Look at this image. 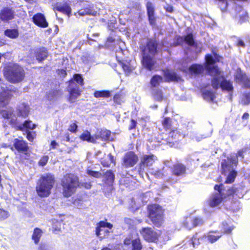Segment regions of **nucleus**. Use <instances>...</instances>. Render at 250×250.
<instances>
[{"instance_id": "f257e3e1", "label": "nucleus", "mask_w": 250, "mask_h": 250, "mask_svg": "<svg viewBox=\"0 0 250 250\" xmlns=\"http://www.w3.org/2000/svg\"><path fill=\"white\" fill-rule=\"evenodd\" d=\"M206 61L207 63V69L209 73L213 76L211 81L212 87L217 89L221 87L223 90H226L229 93L233 91L232 83L229 81L224 80L223 74L217 67L214 65V60L210 55H207Z\"/></svg>"}, {"instance_id": "f03ea898", "label": "nucleus", "mask_w": 250, "mask_h": 250, "mask_svg": "<svg viewBox=\"0 0 250 250\" xmlns=\"http://www.w3.org/2000/svg\"><path fill=\"white\" fill-rule=\"evenodd\" d=\"M55 178L53 175L46 173L41 176L36 187L37 194L41 197H46L51 193L54 186Z\"/></svg>"}, {"instance_id": "7ed1b4c3", "label": "nucleus", "mask_w": 250, "mask_h": 250, "mask_svg": "<svg viewBox=\"0 0 250 250\" xmlns=\"http://www.w3.org/2000/svg\"><path fill=\"white\" fill-rule=\"evenodd\" d=\"M237 154H233L222 162V173L224 175L228 174L225 183L230 184L234 181L237 172L233 169V167L236 166L238 163Z\"/></svg>"}, {"instance_id": "20e7f679", "label": "nucleus", "mask_w": 250, "mask_h": 250, "mask_svg": "<svg viewBox=\"0 0 250 250\" xmlns=\"http://www.w3.org/2000/svg\"><path fill=\"white\" fill-rule=\"evenodd\" d=\"M157 49V46L155 41L150 40L146 46L143 50V65L150 70L152 69L154 64L152 57L156 52Z\"/></svg>"}, {"instance_id": "39448f33", "label": "nucleus", "mask_w": 250, "mask_h": 250, "mask_svg": "<svg viewBox=\"0 0 250 250\" xmlns=\"http://www.w3.org/2000/svg\"><path fill=\"white\" fill-rule=\"evenodd\" d=\"M63 194L65 197L71 196L79 186V179L77 176L72 174L65 175L62 180Z\"/></svg>"}, {"instance_id": "423d86ee", "label": "nucleus", "mask_w": 250, "mask_h": 250, "mask_svg": "<svg viewBox=\"0 0 250 250\" xmlns=\"http://www.w3.org/2000/svg\"><path fill=\"white\" fill-rule=\"evenodd\" d=\"M4 75L9 81L14 83L20 82L23 79L24 73L21 67L14 64L5 69Z\"/></svg>"}, {"instance_id": "0eeeda50", "label": "nucleus", "mask_w": 250, "mask_h": 250, "mask_svg": "<svg viewBox=\"0 0 250 250\" xmlns=\"http://www.w3.org/2000/svg\"><path fill=\"white\" fill-rule=\"evenodd\" d=\"M149 215L152 222L156 226H160L163 222V210L161 206L154 204L148 207Z\"/></svg>"}, {"instance_id": "6e6552de", "label": "nucleus", "mask_w": 250, "mask_h": 250, "mask_svg": "<svg viewBox=\"0 0 250 250\" xmlns=\"http://www.w3.org/2000/svg\"><path fill=\"white\" fill-rule=\"evenodd\" d=\"M13 87L11 85L6 86L3 84L0 89V105L4 106L7 104L13 93L15 91L13 90Z\"/></svg>"}, {"instance_id": "1a4fd4ad", "label": "nucleus", "mask_w": 250, "mask_h": 250, "mask_svg": "<svg viewBox=\"0 0 250 250\" xmlns=\"http://www.w3.org/2000/svg\"><path fill=\"white\" fill-rule=\"evenodd\" d=\"M140 232L144 239L149 242H156L160 235V232L154 230L150 228H143Z\"/></svg>"}, {"instance_id": "9d476101", "label": "nucleus", "mask_w": 250, "mask_h": 250, "mask_svg": "<svg viewBox=\"0 0 250 250\" xmlns=\"http://www.w3.org/2000/svg\"><path fill=\"white\" fill-rule=\"evenodd\" d=\"M113 225L109 223L101 221L97 225L96 228V234L101 239L107 236L109 233V229L112 228Z\"/></svg>"}, {"instance_id": "9b49d317", "label": "nucleus", "mask_w": 250, "mask_h": 250, "mask_svg": "<svg viewBox=\"0 0 250 250\" xmlns=\"http://www.w3.org/2000/svg\"><path fill=\"white\" fill-rule=\"evenodd\" d=\"M221 186L215 185L214 189L215 190H217L218 192L213 194L210 198L208 201V204L210 207H213L217 206L220 205L223 201V193L222 192V187Z\"/></svg>"}, {"instance_id": "f8f14e48", "label": "nucleus", "mask_w": 250, "mask_h": 250, "mask_svg": "<svg viewBox=\"0 0 250 250\" xmlns=\"http://www.w3.org/2000/svg\"><path fill=\"white\" fill-rule=\"evenodd\" d=\"M15 148L19 152L25 155V159H28L30 156V152L27 143L21 140L15 139L14 142Z\"/></svg>"}, {"instance_id": "ddd939ff", "label": "nucleus", "mask_w": 250, "mask_h": 250, "mask_svg": "<svg viewBox=\"0 0 250 250\" xmlns=\"http://www.w3.org/2000/svg\"><path fill=\"white\" fill-rule=\"evenodd\" d=\"M156 160L157 157L153 154L143 156L139 164V171H143L145 168L151 166Z\"/></svg>"}, {"instance_id": "4468645a", "label": "nucleus", "mask_w": 250, "mask_h": 250, "mask_svg": "<svg viewBox=\"0 0 250 250\" xmlns=\"http://www.w3.org/2000/svg\"><path fill=\"white\" fill-rule=\"evenodd\" d=\"M68 91L69 92L68 101L71 103L74 102L80 95L79 87L73 81H71L69 82Z\"/></svg>"}, {"instance_id": "2eb2a0df", "label": "nucleus", "mask_w": 250, "mask_h": 250, "mask_svg": "<svg viewBox=\"0 0 250 250\" xmlns=\"http://www.w3.org/2000/svg\"><path fill=\"white\" fill-rule=\"evenodd\" d=\"M138 157L132 152L127 153L124 158L123 165L126 167H133L137 162Z\"/></svg>"}, {"instance_id": "dca6fc26", "label": "nucleus", "mask_w": 250, "mask_h": 250, "mask_svg": "<svg viewBox=\"0 0 250 250\" xmlns=\"http://www.w3.org/2000/svg\"><path fill=\"white\" fill-rule=\"evenodd\" d=\"M1 116L5 119H7L9 124L15 126L17 124V118L14 114V111L12 109H7L2 110L0 113Z\"/></svg>"}, {"instance_id": "f3484780", "label": "nucleus", "mask_w": 250, "mask_h": 250, "mask_svg": "<svg viewBox=\"0 0 250 250\" xmlns=\"http://www.w3.org/2000/svg\"><path fill=\"white\" fill-rule=\"evenodd\" d=\"M17 111L18 116L25 118L29 113V106L24 103H21L18 106Z\"/></svg>"}, {"instance_id": "a211bd4d", "label": "nucleus", "mask_w": 250, "mask_h": 250, "mask_svg": "<svg viewBox=\"0 0 250 250\" xmlns=\"http://www.w3.org/2000/svg\"><path fill=\"white\" fill-rule=\"evenodd\" d=\"M222 233L217 231H209L203 236V239H207L210 243H213L217 241L222 236Z\"/></svg>"}, {"instance_id": "6ab92c4d", "label": "nucleus", "mask_w": 250, "mask_h": 250, "mask_svg": "<svg viewBox=\"0 0 250 250\" xmlns=\"http://www.w3.org/2000/svg\"><path fill=\"white\" fill-rule=\"evenodd\" d=\"M238 83H242L245 87L250 86V82L245 74H243L241 71H237L235 77Z\"/></svg>"}, {"instance_id": "aec40b11", "label": "nucleus", "mask_w": 250, "mask_h": 250, "mask_svg": "<svg viewBox=\"0 0 250 250\" xmlns=\"http://www.w3.org/2000/svg\"><path fill=\"white\" fill-rule=\"evenodd\" d=\"M55 11H58L60 12L63 14L69 15L70 13L71 9L70 6L67 3H57L54 7Z\"/></svg>"}, {"instance_id": "412c9836", "label": "nucleus", "mask_w": 250, "mask_h": 250, "mask_svg": "<svg viewBox=\"0 0 250 250\" xmlns=\"http://www.w3.org/2000/svg\"><path fill=\"white\" fill-rule=\"evenodd\" d=\"M110 132L107 130H101L97 131L95 135L96 141L97 140L105 141L110 139Z\"/></svg>"}, {"instance_id": "4be33fe9", "label": "nucleus", "mask_w": 250, "mask_h": 250, "mask_svg": "<svg viewBox=\"0 0 250 250\" xmlns=\"http://www.w3.org/2000/svg\"><path fill=\"white\" fill-rule=\"evenodd\" d=\"M164 76L167 81H179L181 79L179 76L170 70H167L164 71Z\"/></svg>"}, {"instance_id": "5701e85b", "label": "nucleus", "mask_w": 250, "mask_h": 250, "mask_svg": "<svg viewBox=\"0 0 250 250\" xmlns=\"http://www.w3.org/2000/svg\"><path fill=\"white\" fill-rule=\"evenodd\" d=\"M42 234L43 231L41 229L38 228L34 229L32 235V240L35 244H38Z\"/></svg>"}, {"instance_id": "b1692460", "label": "nucleus", "mask_w": 250, "mask_h": 250, "mask_svg": "<svg viewBox=\"0 0 250 250\" xmlns=\"http://www.w3.org/2000/svg\"><path fill=\"white\" fill-rule=\"evenodd\" d=\"M186 170V168L183 165L177 164L173 166V173L175 175L180 176L184 174Z\"/></svg>"}, {"instance_id": "393cba45", "label": "nucleus", "mask_w": 250, "mask_h": 250, "mask_svg": "<svg viewBox=\"0 0 250 250\" xmlns=\"http://www.w3.org/2000/svg\"><path fill=\"white\" fill-rule=\"evenodd\" d=\"M204 67L202 65L199 64H193L189 68V73L193 75H198L201 74L204 71Z\"/></svg>"}, {"instance_id": "a878e982", "label": "nucleus", "mask_w": 250, "mask_h": 250, "mask_svg": "<svg viewBox=\"0 0 250 250\" xmlns=\"http://www.w3.org/2000/svg\"><path fill=\"white\" fill-rule=\"evenodd\" d=\"M34 22L37 25L42 27L48 26V23L44 18V17H33Z\"/></svg>"}, {"instance_id": "bb28decb", "label": "nucleus", "mask_w": 250, "mask_h": 250, "mask_svg": "<svg viewBox=\"0 0 250 250\" xmlns=\"http://www.w3.org/2000/svg\"><path fill=\"white\" fill-rule=\"evenodd\" d=\"M183 41L185 42L188 44L190 46H192L194 44L193 36L191 34H188L185 37H179L178 39V43H180Z\"/></svg>"}, {"instance_id": "cd10ccee", "label": "nucleus", "mask_w": 250, "mask_h": 250, "mask_svg": "<svg viewBox=\"0 0 250 250\" xmlns=\"http://www.w3.org/2000/svg\"><path fill=\"white\" fill-rule=\"evenodd\" d=\"M80 139L83 141H86L90 143H96V139L94 136H91L90 133L88 131H85L80 136Z\"/></svg>"}, {"instance_id": "c85d7f7f", "label": "nucleus", "mask_w": 250, "mask_h": 250, "mask_svg": "<svg viewBox=\"0 0 250 250\" xmlns=\"http://www.w3.org/2000/svg\"><path fill=\"white\" fill-rule=\"evenodd\" d=\"M203 97L204 99L208 101H212L214 98V95L212 91L208 89L203 90Z\"/></svg>"}, {"instance_id": "c756f323", "label": "nucleus", "mask_w": 250, "mask_h": 250, "mask_svg": "<svg viewBox=\"0 0 250 250\" xmlns=\"http://www.w3.org/2000/svg\"><path fill=\"white\" fill-rule=\"evenodd\" d=\"M47 56V53L45 49H42L37 52L36 58L37 60L41 62L46 58Z\"/></svg>"}, {"instance_id": "7c9ffc66", "label": "nucleus", "mask_w": 250, "mask_h": 250, "mask_svg": "<svg viewBox=\"0 0 250 250\" xmlns=\"http://www.w3.org/2000/svg\"><path fill=\"white\" fill-rule=\"evenodd\" d=\"M5 35L12 39H15L19 36V32L17 29H7L5 31Z\"/></svg>"}, {"instance_id": "2f4dec72", "label": "nucleus", "mask_w": 250, "mask_h": 250, "mask_svg": "<svg viewBox=\"0 0 250 250\" xmlns=\"http://www.w3.org/2000/svg\"><path fill=\"white\" fill-rule=\"evenodd\" d=\"M94 96L96 98H107L110 96V92L109 91H97L94 93Z\"/></svg>"}, {"instance_id": "473e14b6", "label": "nucleus", "mask_w": 250, "mask_h": 250, "mask_svg": "<svg viewBox=\"0 0 250 250\" xmlns=\"http://www.w3.org/2000/svg\"><path fill=\"white\" fill-rule=\"evenodd\" d=\"M131 244V250H141L142 249V245L139 239L132 240Z\"/></svg>"}, {"instance_id": "72a5a7b5", "label": "nucleus", "mask_w": 250, "mask_h": 250, "mask_svg": "<svg viewBox=\"0 0 250 250\" xmlns=\"http://www.w3.org/2000/svg\"><path fill=\"white\" fill-rule=\"evenodd\" d=\"M95 11L90 8H85L81 9L79 11V16L92 15L95 16L96 13Z\"/></svg>"}, {"instance_id": "f704fd0d", "label": "nucleus", "mask_w": 250, "mask_h": 250, "mask_svg": "<svg viewBox=\"0 0 250 250\" xmlns=\"http://www.w3.org/2000/svg\"><path fill=\"white\" fill-rule=\"evenodd\" d=\"M163 82V78L159 75L154 76L151 80V84L153 86H157L159 85L161 83Z\"/></svg>"}, {"instance_id": "c9c22d12", "label": "nucleus", "mask_w": 250, "mask_h": 250, "mask_svg": "<svg viewBox=\"0 0 250 250\" xmlns=\"http://www.w3.org/2000/svg\"><path fill=\"white\" fill-rule=\"evenodd\" d=\"M36 125L32 123L30 121H25V123L21 125L19 127L20 130H23V128H26L30 129H33L35 128Z\"/></svg>"}, {"instance_id": "e433bc0d", "label": "nucleus", "mask_w": 250, "mask_h": 250, "mask_svg": "<svg viewBox=\"0 0 250 250\" xmlns=\"http://www.w3.org/2000/svg\"><path fill=\"white\" fill-rule=\"evenodd\" d=\"M197 224H193V219L191 218H187L186 221L184 222V226L187 229H190L196 227Z\"/></svg>"}, {"instance_id": "4c0bfd02", "label": "nucleus", "mask_w": 250, "mask_h": 250, "mask_svg": "<svg viewBox=\"0 0 250 250\" xmlns=\"http://www.w3.org/2000/svg\"><path fill=\"white\" fill-rule=\"evenodd\" d=\"M148 16H153L154 12V7L152 3L148 1L146 4Z\"/></svg>"}, {"instance_id": "58836bf2", "label": "nucleus", "mask_w": 250, "mask_h": 250, "mask_svg": "<svg viewBox=\"0 0 250 250\" xmlns=\"http://www.w3.org/2000/svg\"><path fill=\"white\" fill-rule=\"evenodd\" d=\"M59 93L58 91L53 90L48 93L47 97L50 101H53L56 100L59 97Z\"/></svg>"}, {"instance_id": "ea45409f", "label": "nucleus", "mask_w": 250, "mask_h": 250, "mask_svg": "<svg viewBox=\"0 0 250 250\" xmlns=\"http://www.w3.org/2000/svg\"><path fill=\"white\" fill-rule=\"evenodd\" d=\"M105 178L109 183H112L114 179V176L113 173L109 170L107 171L104 175Z\"/></svg>"}, {"instance_id": "a19ab883", "label": "nucleus", "mask_w": 250, "mask_h": 250, "mask_svg": "<svg viewBox=\"0 0 250 250\" xmlns=\"http://www.w3.org/2000/svg\"><path fill=\"white\" fill-rule=\"evenodd\" d=\"M200 239L202 241L204 239H203V237L202 238L199 237L197 234L193 236L192 239V243L193 247H195L200 243Z\"/></svg>"}, {"instance_id": "79ce46f5", "label": "nucleus", "mask_w": 250, "mask_h": 250, "mask_svg": "<svg viewBox=\"0 0 250 250\" xmlns=\"http://www.w3.org/2000/svg\"><path fill=\"white\" fill-rule=\"evenodd\" d=\"M169 137L173 138L175 140H179L181 137L180 132L177 130H174L170 132Z\"/></svg>"}, {"instance_id": "37998d69", "label": "nucleus", "mask_w": 250, "mask_h": 250, "mask_svg": "<svg viewBox=\"0 0 250 250\" xmlns=\"http://www.w3.org/2000/svg\"><path fill=\"white\" fill-rule=\"evenodd\" d=\"M154 99L158 101H160L163 99L162 93L161 90H157L154 93Z\"/></svg>"}, {"instance_id": "c03bdc74", "label": "nucleus", "mask_w": 250, "mask_h": 250, "mask_svg": "<svg viewBox=\"0 0 250 250\" xmlns=\"http://www.w3.org/2000/svg\"><path fill=\"white\" fill-rule=\"evenodd\" d=\"M86 173L90 176H92L95 178H99L101 176V174L97 171H92L91 170L87 169Z\"/></svg>"}, {"instance_id": "a18cd8bd", "label": "nucleus", "mask_w": 250, "mask_h": 250, "mask_svg": "<svg viewBox=\"0 0 250 250\" xmlns=\"http://www.w3.org/2000/svg\"><path fill=\"white\" fill-rule=\"evenodd\" d=\"M9 216L8 212L5 210L0 209V220L6 219Z\"/></svg>"}, {"instance_id": "49530a36", "label": "nucleus", "mask_w": 250, "mask_h": 250, "mask_svg": "<svg viewBox=\"0 0 250 250\" xmlns=\"http://www.w3.org/2000/svg\"><path fill=\"white\" fill-rule=\"evenodd\" d=\"M242 102L244 104H248L250 103V94L244 95Z\"/></svg>"}, {"instance_id": "de8ad7c7", "label": "nucleus", "mask_w": 250, "mask_h": 250, "mask_svg": "<svg viewBox=\"0 0 250 250\" xmlns=\"http://www.w3.org/2000/svg\"><path fill=\"white\" fill-rule=\"evenodd\" d=\"M48 157L47 156H44L42 157L39 162V165L41 166H45L48 161Z\"/></svg>"}, {"instance_id": "09e8293b", "label": "nucleus", "mask_w": 250, "mask_h": 250, "mask_svg": "<svg viewBox=\"0 0 250 250\" xmlns=\"http://www.w3.org/2000/svg\"><path fill=\"white\" fill-rule=\"evenodd\" d=\"M122 68L125 72L127 74L132 70V68L128 64H122Z\"/></svg>"}, {"instance_id": "8fccbe9b", "label": "nucleus", "mask_w": 250, "mask_h": 250, "mask_svg": "<svg viewBox=\"0 0 250 250\" xmlns=\"http://www.w3.org/2000/svg\"><path fill=\"white\" fill-rule=\"evenodd\" d=\"M13 14L12 11L9 8H5L2 12L1 16H12Z\"/></svg>"}, {"instance_id": "3c124183", "label": "nucleus", "mask_w": 250, "mask_h": 250, "mask_svg": "<svg viewBox=\"0 0 250 250\" xmlns=\"http://www.w3.org/2000/svg\"><path fill=\"white\" fill-rule=\"evenodd\" d=\"M77 127L78 126L75 123H72L70 125L69 128H68V130L70 132H71L72 133H74L76 131Z\"/></svg>"}, {"instance_id": "603ef678", "label": "nucleus", "mask_w": 250, "mask_h": 250, "mask_svg": "<svg viewBox=\"0 0 250 250\" xmlns=\"http://www.w3.org/2000/svg\"><path fill=\"white\" fill-rule=\"evenodd\" d=\"M75 81L77 82L78 83L80 84L81 85L83 84V79H82V77L78 75H75L74 77Z\"/></svg>"}, {"instance_id": "864d4df0", "label": "nucleus", "mask_w": 250, "mask_h": 250, "mask_svg": "<svg viewBox=\"0 0 250 250\" xmlns=\"http://www.w3.org/2000/svg\"><path fill=\"white\" fill-rule=\"evenodd\" d=\"M193 224H197L196 225V227L201 225L203 224V220L200 218H195L194 219H193Z\"/></svg>"}, {"instance_id": "5fc2aeb1", "label": "nucleus", "mask_w": 250, "mask_h": 250, "mask_svg": "<svg viewBox=\"0 0 250 250\" xmlns=\"http://www.w3.org/2000/svg\"><path fill=\"white\" fill-rule=\"evenodd\" d=\"M151 173L154 175L156 178L162 177L163 175V173L161 170L154 171L153 170H152Z\"/></svg>"}, {"instance_id": "6e6d98bb", "label": "nucleus", "mask_w": 250, "mask_h": 250, "mask_svg": "<svg viewBox=\"0 0 250 250\" xmlns=\"http://www.w3.org/2000/svg\"><path fill=\"white\" fill-rule=\"evenodd\" d=\"M220 2V6L222 10H224L227 7V0H218Z\"/></svg>"}, {"instance_id": "4d7b16f0", "label": "nucleus", "mask_w": 250, "mask_h": 250, "mask_svg": "<svg viewBox=\"0 0 250 250\" xmlns=\"http://www.w3.org/2000/svg\"><path fill=\"white\" fill-rule=\"evenodd\" d=\"M169 121H170L169 118H166L164 119V121L163 122V123H162L163 125L166 129L168 128L170 126Z\"/></svg>"}, {"instance_id": "13d9d810", "label": "nucleus", "mask_w": 250, "mask_h": 250, "mask_svg": "<svg viewBox=\"0 0 250 250\" xmlns=\"http://www.w3.org/2000/svg\"><path fill=\"white\" fill-rule=\"evenodd\" d=\"M227 224L223 223V228L222 229V230L224 232L229 233L230 232L231 230L232 229V228L231 227H229L228 228H227Z\"/></svg>"}, {"instance_id": "bf43d9fd", "label": "nucleus", "mask_w": 250, "mask_h": 250, "mask_svg": "<svg viewBox=\"0 0 250 250\" xmlns=\"http://www.w3.org/2000/svg\"><path fill=\"white\" fill-rule=\"evenodd\" d=\"M191 139L193 140H195L197 142H199L203 138L202 137L198 135V134H194L191 136Z\"/></svg>"}, {"instance_id": "052dcab7", "label": "nucleus", "mask_w": 250, "mask_h": 250, "mask_svg": "<svg viewBox=\"0 0 250 250\" xmlns=\"http://www.w3.org/2000/svg\"><path fill=\"white\" fill-rule=\"evenodd\" d=\"M26 137L27 139L30 141H32L34 139V136L31 132L27 133Z\"/></svg>"}, {"instance_id": "680f3d73", "label": "nucleus", "mask_w": 250, "mask_h": 250, "mask_svg": "<svg viewBox=\"0 0 250 250\" xmlns=\"http://www.w3.org/2000/svg\"><path fill=\"white\" fill-rule=\"evenodd\" d=\"M80 200H75L74 202H73V204L75 206H76V207L77 208H81V203H80Z\"/></svg>"}, {"instance_id": "e2e57ef3", "label": "nucleus", "mask_w": 250, "mask_h": 250, "mask_svg": "<svg viewBox=\"0 0 250 250\" xmlns=\"http://www.w3.org/2000/svg\"><path fill=\"white\" fill-rule=\"evenodd\" d=\"M165 9L166 11L169 13H172L173 11V7L170 5H167L165 7Z\"/></svg>"}, {"instance_id": "0e129e2a", "label": "nucleus", "mask_w": 250, "mask_h": 250, "mask_svg": "<svg viewBox=\"0 0 250 250\" xmlns=\"http://www.w3.org/2000/svg\"><path fill=\"white\" fill-rule=\"evenodd\" d=\"M39 250H48L47 247L44 244H41L38 248Z\"/></svg>"}, {"instance_id": "69168bd1", "label": "nucleus", "mask_w": 250, "mask_h": 250, "mask_svg": "<svg viewBox=\"0 0 250 250\" xmlns=\"http://www.w3.org/2000/svg\"><path fill=\"white\" fill-rule=\"evenodd\" d=\"M169 44L167 42H163V44H162V46H163V47L162 48V50H165L166 49V48H167L169 47Z\"/></svg>"}, {"instance_id": "338daca9", "label": "nucleus", "mask_w": 250, "mask_h": 250, "mask_svg": "<svg viewBox=\"0 0 250 250\" xmlns=\"http://www.w3.org/2000/svg\"><path fill=\"white\" fill-rule=\"evenodd\" d=\"M234 192H235V190L233 188H230L227 191V195L228 196L231 195L232 194H233L234 193Z\"/></svg>"}, {"instance_id": "774afa93", "label": "nucleus", "mask_w": 250, "mask_h": 250, "mask_svg": "<svg viewBox=\"0 0 250 250\" xmlns=\"http://www.w3.org/2000/svg\"><path fill=\"white\" fill-rule=\"evenodd\" d=\"M50 146L52 148H55L58 146V144L55 141H53L51 142Z\"/></svg>"}]
</instances>
